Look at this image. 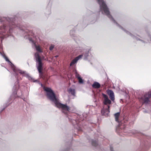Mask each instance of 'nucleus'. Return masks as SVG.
Returning a JSON list of instances; mask_svg holds the SVG:
<instances>
[{
	"instance_id": "11",
	"label": "nucleus",
	"mask_w": 151,
	"mask_h": 151,
	"mask_svg": "<svg viewBox=\"0 0 151 151\" xmlns=\"http://www.w3.org/2000/svg\"><path fill=\"white\" fill-rule=\"evenodd\" d=\"M77 77L78 79L79 82L80 83H83V80L81 78L79 75L77 76Z\"/></svg>"
},
{
	"instance_id": "5",
	"label": "nucleus",
	"mask_w": 151,
	"mask_h": 151,
	"mask_svg": "<svg viewBox=\"0 0 151 151\" xmlns=\"http://www.w3.org/2000/svg\"><path fill=\"white\" fill-rule=\"evenodd\" d=\"M107 92L109 95V97L112 101H114V96L113 92L110 90H108Z\"/></svg>"
},
{
	"instance_id": "16",
	"label": "nucleus",
	"mask_w": 151,
	"mask_h": 151,
	"mask_svg": "<svg viewBox=\"0 0 151 151\" xmlns=\"http://www.w3.org/2000/svg\"><path fill=\"white\" fill-rule=\"evenodd\" d=\"M54 47V46L53 45H51L50 47V50H52L53 48Z\"/></svg>"
},
{
	"instance_id": "1",
	"label": "nucleus",
	"mask_w": 151,
	"mask_h": 151,
	"mask_svg": "<svg viewBox=\"0 0 151 151\" xmlns=\"http://www.w3.org/2000/svg\"><path fill=\"white\" fill-rule=\"evenodd\" d=\"M44 90L46 92L47 97L55 103L56 107L61 108L63 112L64 111H69V107L66 105L61 104L59 101L58 99L56 98L55 94L50 88H45Z\"/></svg>"
},
{
	"instance_id": "15",
	"label": "nucleus",
	"mask_w": 151,
	"mask_h": 151,
	"mask_svg": "<svg viewBox=\"0 0 151 151\" xmlns=\"http://www.w3.org/2000/svg\"><path fill=\"white\" fill-rule=\"evenodd\" d=\"M144 102H145L147 103L149 101V99L148 98H147L145 99L144 100Z\"/></svg>"
},
{
	"instance_id": "2",
	"label": "nucleus",
	"mask_w": 151,
	"mask_h": 151,
	"mask_svg": "<svg viewBox=\"0 0 151 151\" xmlns=\"http://www.w3.org/2000/svg\"><path fill=\"white\" fill-rule=\"evenodd\" d=\"M102 95L104 97L103 100L104 106L101 110V113L103 115H107L109 113V105L111 104V102L107 96L104 94Z\"/></svg>"
},
{
	"instance_id": "12",
	"label": "nucleus",
	"mask_w": 151,
	"mask_h": 151,
	"mask_svg": "<svg viewBox=\"0 0 151 151\" xmlns=\"http://www.w3.org/2000/svg\"><path fill=\"white\" fill-rule=\"evenodd\" d=\"M36 50L39 52H41V49L39 46H36Z\"/></svg>"
},
{
	"instance_id": "6",
	"label": "nucleus",
	"mask_w": 151,
	"mask_h": 151,
	"mask_svg": "<svg viewBox=\"0 0 151 151\" xmlns=\"http://www.w3.org/2000/svg\"><path fill=\"white\" fill-rule=\"evenodd\" d=\"M92 86L94 88H99L100 87V85L99 83L95 82L94 83Z\"/></svg>"
},
{
	"instance_id": "14",
	"label": "nucleus",
	"mask_w": 151,
	"mask_h": 151,
	"mask_svg": "<svg viewBox=\"0 0 151 151\" xmlns=\"http://www.w3.org/2000/svg\"><path fill=\"white\" fill-rule=\"evenodd\" d=\"M4 58L7 61V62H9V63H11L10 62V61H9V59L7 57H4Z\"/></svg>"
},
{
	"instance_id": "7",
	"label": "nucleus",
	"mask_w": 151,
	"mask_h": 151,
	"mask_svg": "<svg viewBox=\"0 0 151 151\" xmlns=\"http://www.w3.org/2000/svg\"><path fill=\"white\" fill-rule=\"evenodd\" d=\"M120 115V114L119 112H118L116 113L115 114V118L116 120V121H118V117Z\"/></svg>"
},
{
	"instance_id": "8",
	"label": "nucleus",
	"mask_w": 151,
	"mask_h": 151,
	"mask_svg": "<svg viewBox=\"0 0 151 151\" xmlns=\"http://www.w3.org/2000/svg\"><path fill=\"white\" fill-rule=\"evenodd\" d=\"M99 4L101 5V3L102 4L104 5V6H105V3L103 1V0H98Z\"/></svg>"
},
{
	"instance_id": "17",
	"label": "nucleus",
	"mask_w": 151,
	"mask_h": 151,
	"mask_svg": "<svg viewBox=\"0 0 151 151\" xmlns=\"http://www.w3.org/2000/svg\"><path fill=\"white\" fill-rule=\"evenodd\" d=\"M19 73H21V74H23L24 73V72H22V71H20L19 72Z\"/></svg>"
},
{
	"instance_id": "13",
	"label": "nucleus",
	"mask_w": 151,
	"mask_h": 151,
	"mask_svg": "<svg viewBox=\"0 0 151 151\" xmlns=\"http://www.w3.org/2000/svg\"><path fill=\"white\" fill-rule=\"evenodd\" d=\"M82 56H83V55H80L79 56H78V57L76 58V59L77 60H78L79 59L81 58L82 57Z\"/></svg>"
},
{
	"instance_id": "4",
	"label": "nucleus",
	"mask_w": 151,
	"mask_h": 151,
	"mask_svg": "<svg viewBox=\"0 0 151 151\" xmlns=\"http://www.w3.org/2000/svg\"><path fill=\"white\" fill-rule=\"evenodd\" d=\"M101 5L100 4V5L101 9L103 11L102 12H104V13H105L106 14L108 15L109 17L110 16L109 15V12L107 8L106 4H105V6L104 5L102 4L101 3Z\"/></svg>"
},
{
	"instance_id": "10",
	"label": "nucleus",
	"mask_w": 151,
	"mask_h": 151,
	"mask_svg": "<svg viewBox=\"0 0 151 151\" xmlns=\"http://www.w3.org/2000/svg\"><path fill=\"white\" fill-rule=\"evenodd\" d=\"M69 92L73 95H74L75 93V91L74 89H70L69 90Z\"/></svg>"
},
{
	"instance_id": "9",
	"label": "nucleus",
	"mask_w": 151,
	"mask_h": 151,
	"mask_svg": "<svg viewBox=\"0 0 151 151\" xmlns=\"http://www.w3.org/2000/svg\"><path fill=\"white\" fill-rule=\"evenodd\" d=\"M78 60L76 59V58H75V59L73 60V61L71 62L70 63V65L72 66L74 64H75L76 63Z\"/></svg>"
},
{
	"instance_id": "3",
	"label": "nucleus",
	"mask_w": 151,
	"mask_h": 151,
	"mask_svg": "<svg viewBox=\"0 0 151 151\" xmlns=\"http://www.w3.org/2000/svg\"><path fill=\"white\" fill-rule=\"evenodd\" d=\"M36 57V61L38 63V65L37 67V69L39 73L41 74L42 73V64L41 63L40 58L38 54L36 53L35 54Z\"/></svg>"
}]
</instances>
